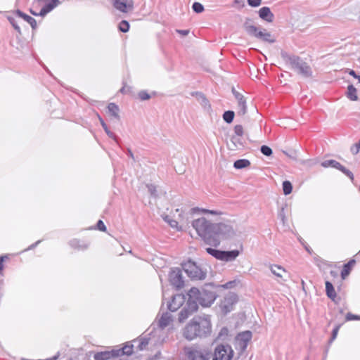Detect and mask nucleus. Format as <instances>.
<instances>
[{"label": "nucleus", "mask_w": 360, "mask_h": 360, "mask_svg": "<svg viewBox=\"0 0 360 360\" xmlns=\"http://www.w3.org/2000/svg\"><path fill=\"white\" fill-rule=\"evenodd\" d=\"M212 324L210 316H195L185 326L183 332L184 337L188 340L196 338H205L210 335Z\"/></svg>", "instance_id": "f257e3e1"}, {"label": "nucleus", "mask_w": 360, "mask_h": 360, "mask_svg": "<svg viewBox=\"0 0 360 360\" xmlns=\"http://www.w3.org/2000/svg\"><path fill=\"white\" fill-rule=\"evenodd\" d=\"M192 226L205 243L214 247L219 246L218 240L214 235L215 224L211 223L205 217H200L193 220Z\"/></svg>", "instance_id": "f03ea898"}, {"label": "nucleus", "mask_w": 360, "mask_h": 360, "mask_svg": "<svg viewBox=\"0 0 360 360\" xmlns=\"http://www.w3.org/2000/svg\"><path fill=\"white\" fill-rule=\"evenodd\" d=\"M211 284L206 285L205 288L199 290L197 288H191L187 293L189 299L193 300L198 305L202 307L210 306L216 299V294L212 290Z\"/></svg>", "instance_id": "7ed1b4c3"}, {"label": "nucleus", "mask_w": 360, "mask_h": 360, "mask_svg": "<svg viewBox=\"0 0 360 360\" xmlns=\"http://www.w3.org/2000/svg\"><path fill=\"white\" fill-rule=\"evenodd\" d=\"M283 60L291 66L298 75L304 78L311 77L313 72L310 65L303 60L300 57L295 55H289L287 52L282 51L281 53Z\"/></svg>", "instance_id": "20e7f679"}, {"label": "nucleus", "mask_w": 360, "mask_h": 360, "mask_svg": "<svg viewBox=\"0 0 360 360\" xmlns=\"http://www.w3.org/2000/svg\"><path fill=\"white\" fill-rule=\"evenodd\" d=\"M243 27L246 32L251 36H253L257 39H261L263 41L273 44L276 41L275 38L269 32L265 30L264 31H259L257 27L252 23V20L246 18L243 23Z\"/></svg>", "instance_id": "39448f33"}, {"label": "nucleus", "mask_w": 360, "mask_h": 360, "mask_svg": "<svg viewBox=\"0 0 360 360\" xmlns=\"http://www.w3.org/2000/svg\"><path fill=\"white\" fill-rule=\"evenodd\" d=\"M214 235V238L218 240L219 245L221 240L231 239L238 236L237 230L228 223L215 224Z\"/></svg>", "instance_id": "423d86ee"}, {"label": "nucleus", "mask_w": 360, "mask_h": 360, "mask_svg": "<svg viewBox=\"0 0 360 360\" xmlns=\"http://www.w3.org/2000/svg\"><path fill=\"white\" fill-rule=\"evenodd\" d=\"M182 267L187 275L193 280H203L206 277V272L191 260L184 263Z\"/></svg>", "instance_id": "0eeeda50"}, {"label": "nucleus", "mask_w": 360, "mask_h": 360, "mask_svg": "<svg viewBox=\"0 0 360 360\" xmlns=\"http://www.w3.org/2000/svg\"><path fill=\"white\" fill-rule=\"evenodd\" d=\"M233 356V350L229 345H219L214 349L212 360H231Z\"/></svg>", "instance_id": "6e6552de"}, {"label": "nucleus", "mask_w": 360, "mask_h": 360, "mask_svg": "<svg viewBox=\"0 0 360 360\" xmlns=\"http://www.w3.org/2000/svg\"><path fill=\"white\" fill-rule=\"evenodd\" d=\"M251 339L252 333L250 330L242 332L236 337L235 346L236 349L240 350V354L245 351Z\"/></svg>", "instance_id": "1a4fd4ad"}, {"label": "nucleus", "mask_w": 360, "mask_h": 360, "mask_svg": "<svg viewBox=\"0 0 360 360\" xmlns=\"http://www.w3.org/2000/svg\"><path fill=\"white\" fill-rule=\"evenodd\" d=\"M198 309V304L191 299H188L186 305L179 313L178 320L180 323H183Z\"/></svg>", "instance_id": "9d476101"}, {"label": "nucleus", "mask_w": 360, "mask_h": 360, "mask_svg": "<svg viewBox=\"0 0 360 360\" xmlns=\"http://www.w3.org/2000/svg\"><path fill=\"white\" fill-rule=\"evenodd\" d=\"M236 302L237 295L233 292H229L221 300L220 308L224 313L227 314L233 309V306Z\"/></svg>", "instance_id": "9b49d317"}, {"label": "nucleus", "mask_w": 360, "mask_h": 360, "mask_svg": "<svg viewBox=\"0 0 360 360\" xmlns=\"http://www.w3.org/2000/svg\"><path fill=\"white\" fill-rule=\"evenodd\" d=\"M169 280L171 285L176 288H181L184 286L181 271L179 268H175L170 271Z\"/></svg>", "instance_id": "f8f14e48"}, {"label": "nucleus", "mask_w": 360, "mask_h": 360, "mask_svg": "<svg viewBox=\"0 0 360 360\" xmlns=\"http://www.w3.org/2000/svg\"><path fill=\"white\" fill-rule=\"evenodd\" d=\"M212 357V352L205 349H194L188 353V358L191 360H210Z\"/></svg>", "instance_id": "ddd939ff"}, {"label": "nucleus", "mask_w": 360, "mask_h": 360, "mask_svg": "<svg viewBox=\"0 0 360 360\" xmlns=\"http://www.w3.org/2000/svg\"><path fill=\"white\" fill-rule=\"evenodd\" d=\"M113 6L122 13L131 11L134 8L133 0H113Z\"/></svg>", "instance_id": "4468645a"}, {"label": "nucleus", "mask_w": 360, "mask_h": 360, "mask_svg": "<svg viewBox=\"0 0 360 360\" xmlns=\"http://www.w3.org/2000/svg\"><path fill=\"white\" fill-rule=\"evenodd\" d=\"M185 296L182 294H176L172 296L171 302L168 304V309L171 311H176L185 302Z\"/></svg>", "instance_id": "2eb2a0df"}, {"label": "nucleus", "mask_w": 360, "mask_h": 360, "mask_svg": "<svg viewBox=\"0 0 360 360\" xmlns=\"http://www.w3.org/2000/svg\"><path fill=\"white\" fill-rule=\"evenodd\" d=\"M259 18L267 22H272L274 20V15L269 7L264 6L258 11Z\"/></svg>", "instance_id": "dca6fc26"}, {"label": "nucleus", "mask_w": 360, "mask_h": 360, "mask_svg": "<svg viewBox=\"0 0 360 360\" xmlns=\"http://www.w3.org/2000/svg\"><path fill=\"white\" fill-rule=\"evenodd\" d=\"M228 148L231 150H236L241 149L243 147V143L241 140V136L233 135L230 141L227 143Z\"/></svg>", "instance_id": "f3484780"}, {"label": "nucleus", "mask_w": 360, "mask_h": 360, "mask_svg": "<svg viewBox=\"0 0 360 360\" xmlns=\"http://www.w3.org/2000/svg\"><path fill=\"white\" fill-rule=\"evenodd\" d=\"M238 101L237 108V115L239 116H244L247 112V105L246 101L244 96L242 94H236V98Z\"/></svg>", "instance_id": "a211bd4d"}, {"label": "nucleus", "mask_w": 360, "mask_h": 360, "mask_svg": "<svg viewBox=\"0 0 360 360\" xmlns=\"http://www.w3.org/2000/svg\"><path fill=\"white\" fill-rule=\"evenodd\" d=\"M240 255V251L237 250L231 251H221V260L225 262H231L236 259Z\"/></svg>", "instance_id": "6ab92c4d"}, {"label": "nucleus", "mask_w": 360, "mask_h": 360, "mask_svg": "<svg viewBox=\"0 0 360 360\" xmlns=\"http://www.w3.org/2000/svg\"><path fill=\"white\" fill-rule=\"evenodd\" d=\"M172 321V316L169 312L162 313L158 320V326L162 329L168 326Z\"/></svg>", "instance_id": "aec40b11"}, {"label": "nucleus", "mask_w": 360, "mask_h": 360, "mask_svg": "<svg viewBox=\"0 0 360 360\" xmlns=\"http://www.w3.org/2000/svg\"><path fill=\"white\" fill-rule=\"evenodd\" d=\"M59 0H51V2L46 4L39 13L40 16H45L48 13L51 11L54 8L60 4Z\"/></svg>", "instance_id": "412c9836"}, {"label": "nucleus", "mask_w": 360, "mask_h": 360, "mask_svg": "<svg viewBox=\"0 0 360 360\" xmlns=\"http://www.w3.org/2000/svg\"><path fill=\"white\" fill-rule=\"evenodd\" d=\"M196 98L205 110L207 111L210 110L211 105L203 94L196 93Z\"/></svg>", "instance_id": "4be33fe9"}, {"label": "nucleus", "mask_w": 360, "mask_h": 360, "mask_svg": "<svg viewBox=\"0 0 360 360\" xmlns=\"http://www.w3.org/2000/svg\"><path fill=\"white\" fill-rule=\"evenodd\" d=\"M115 354V350H112V352L105 351L97 352L94 354V359L95 360H107L109 359L111 356H116Z\"/></svg>", "instance_id": "5701e85b"}, {"label": "nucleus", "mask_w": 360, "mask_h": 360, "mask_svg": "<svg viewBox=\"0 0 360 360\" xmlns=\"http://www.w3.org/2000/svg\"><path fill=\"white\" fill-rule=\"evenodd\" d=\"M15 13L19 17L27 21L31 25L32 29H35L37 27V22L34 18L28 15H26L20 10H17Z\"/></svg>", "instance_id": "b1692460"}, {"label": "nucleus", "mask_w": 360, "mask_h": 360, "mask_svg": "<svg viewBox=\"0 0 360 360\" xmlns=\"http://www.w3.org/2000/svg\"><path fill=\"white\" fill-rule=\"evenodd\" d=\"M108 110L109 113L112 116H113L115 119H117V120H120V117L119 115L120 108H119L118 105H117L115 103H109L108 105Z\"/></svg>", "instance_id": "393cba45"}, {"label": "nucleus", "mask_w": 360, "mask_h": 360, "mask_svg": "<svg viewBox=\"0 0 360 360\" xmlns=\"http://www.w3.org/2000/svg\"><path fill=\"white\" fill-rule=\"evenodd\" d=\"M333 168H335L342 172H343L345 175H347L352 181L354 180V175L352 172H350L349 169H346L344 166H342L340 162L338 161H335L333 165Z\"/></svg>", "instance_id": "a878e982"}, {"label": "nucleus", "mask_w": 360, "mask_h": 360, "mask_svg": "<svg viewBox=\"0 0 360 360\" xmlns=\"http://www.w3.org/2000/svg\"><path fill=\"white\" fill-rule=\"evenodd\" d=\"M354 264L355 261L352 259L344 265L343 269L341 272V277L342 279H345V278L349 274L351 268Z\"/></svg>", "instance_id": "bb28decb"}, {"label": "nucleus", "mask_w": 360, "mask_h": 360, "mask_svg": "<svg viewBox=\"0 0 360 360\" xmlns=\"http://www.w3.org/2000/svg\"><path fill=\"white\" fill-rule=\"evenodd\" d=\"M179 217L181 218L180 221H177L174 219H169L168 217H166L165 221H167L172 228H176L178 230H180L182 229V226L184 224V221L181 214H179Z\"/></svg>", "instance_id": "cd10ccee"}, {"label": "nucleus", "mask_w": 360, "mask_h": 360, "mask_svg": "<svg viewBox=\"0 0 360 360\" xmlns=\"http://www.w3.org/2000/svg\"><path fill=\"white\" fill-rule=\"evenodd\" d=\"M356 91V89L352 84L349 85L347 87V97L351 101H356L358 99Z\"/></svg>", "instance_id": "c85d7f7f"}, {"label": "nucleus", "mask_w": 360, "mask_h": 360, "mask_svg": "<svg viewBox=\"0 0 360 360\" xmlns=\"http://www.w3.org/2000/svg\"><path fill=\"white\" fill-rule=\"evenodd\" d=\"M133 353V345H126L121 349L115 350V356H118L122 354L130 355Z\"/></svg>", "instance_id": "c756f323"}, {"label": "nucleus", "mask_w": 360, "mask_h": 360, "mask_svg": "<svg viewBox=\"0 0 360 360\" xmlns=\"http://www.w3.org/2000/svg\"><path fill=\"white\" fill-rule=\"evenodd\" d=\"M326 290L328 297L332 300H334L336 296V293L333 284L329 281L326 282Z\"/></svg>", "instance_id": "7c9ffc66"}, {"label": "nucleus", "mask_w": 360, "mask_h": 360, "mask_svg": "<svg viewBox=\"0 0 360 360\" xmlns=\"http://www.w3.org/2000/svg\"><path fill=\"white\" fill-rule=\"evenodd\" d=\"M250 162L246 159H240L234 162L233 166L236 169H243L249 167Z\"/></svg>", "instance_id": "2f4dec72"}, {"label": "nucleus", "mask_w": 360, "mask_h": 360, "mask_svg": "<svg viewBox=\"0 0 360 360\" xmlns=\"http://www.w3.org/2000/svg\"><path fill=\"white\" fill-rule=\"evenodd\" d=\"M271 271L272 274L280 278H283V274H286L285 270L280 266H271Z\"/></svg>", "instance_id": "473e14b6"}, {"label": "nucleus", "mask_w": 360, "mask_h": 360, "mask_svg": "<svg viewBox=\"0 0 360 360\" xmlns=\"http://www.w3.org/2000/svg\"><path fill=\"white\" fill-rule=\"evenodd\" d=\"M98 118H99L101 124L102 125L103 129L105 130V131L106 132L108 136L109 137L113 139L115 141L117 142V137L116 136V135L113 132L110 131L108 129V126L106 125V124L104 122V121L103 120V119L100 116H98Z\"/></svg>", "instance_id": "72a5a7b5"}, {"label": "nucleus", "mask_w": 360, "mask_h": 360, "mask_svg": "<svg viewBox=\"0 0 360 360\" xmlns=\"http://www.w3.org/2000/svg\"><path fill=\"white\" fill-rule=\"evenodd\" d=\"M206 251L207 253L214 257L216 259L221 260V251L219 250H215L211 248H206Z\"/></svg>", "instance_id": "f704fd0d"}, {"label": "nucleus", "mask_w": 360, "mask_h": 360, "mask_svg": "<svg viewBox=\"0 0 360 360\" xmlns=\"http://www.w3.org/2000/svg\"><path fill=\"white\" fill-rule=\"evenodd\" d=\"M235 113L232 110L226 111L223 115L224 120L227 123L232 122L234 118Z\"/></svg>", "instance_id": "c9c22d12"}, {"label": "nucleus", "mask_w": 360, "mask_h": 360, "mask_svg": "<svg viewBox=\"0 0 360 360\" xmlns=\"http://www.w3.org/2000/svg\"><path fill=\"white\" fill-rule=\"evenodd\" d=\"M292 190V184L289 181H285L283 183V191L285 195H289Z\"/></svg>", "instance_id": "e433bc0d"}, {"label": "nucleus", "mask_w": 360, "mask_h": 360, "mask_svg": "<svg viewBox=\"0 0 360 360\" xmlns=\"http://www.w3.org/2000/svg\"><path fill=\"white\" fill-rule=\"evenodd\" d=\"M70 245L75 248V249H81V250H84V249H86L87 248V245H85V244H81L80 243V241L78 240H76V239H74L70 241Z\"/></svg>", "instance_id": "4c0bfd02"}, {"label": "nucleus", "mask_w": 360, "mask_h": 360, "mask_svg": "<svg viewBox=\"0 0 360 360\" xmlns=\"http://www.w3.org/2000/svg\"><path fill=\"white\" fill-rule=\"evenodd\" d=\"M129 24L127 20H122L119 24V30L122 32H128Z\"/></svg>", "instance_id": "58836bf2"}, {"label": "nucleus", "mask_w": 360, "mask_h": 360, "mask_svg": "<svg viewBox=\"0 0 360 360\" xmlns=\"http://www.w3.org/2000/svg\"><path fill=\"white\" fill-rule=\"evenodd\" d=\"M198 211H200V212H202L203 213H210L212 214H219L217 211L209 210H205V209L200 210L198 207H194V208L191 209L190 210V212H191V214H194V213H195L196 212H198Z\"/></svg>", "instance_id": "ea45409f"}, {"label": "nucleus", "mask_w": 360, "mask_h": 360, "mask_svg": "<svg viewBox=\"0 0 360 360\" xmlns=\"http://www.w3.org/2000/svg\"><path fill=\"white\" fill-rule=\"evenodd\" d=\"M192 8L197 13H200L204 11V6L199 2L193 3Z\"/></svg>", "instance_id": "a19ab883"}, {"label": "nucleus", "mask_w": 360, "mask_h": 360, "mask_svg": "<svg viewBox=\"0 0 360 360\" xmlns=\"http://www.w3.org/2000/svg\"><path fill=\"white\" fill-rule=\"evenodd\" d=\"M260 150H261V153L266 156H270L273 153L272 149L265 145H264L261 147Z\"/></svg>", "instance_id": "79ce46f5"}, {"label": "nucleus", "mask_w": 360, "mask_h": 360, "mask_svg": "<svg viewBox=\"0 0 360 360\" xmlns=\"http://www.w3.org/2000/svg\"><path fill=\"white\" fill-rule=\"evenodd\" d=\"M235 135L242 136L243 135V127L240 124L236 125L234 127Z\"/></svg>", "instance_id": "37998d69"}, {"label": "nucleus", "mask_w": 360, "mask_h": 360, "mask_svg": "<svg viewBox=\"0 0 360 360\" xmlns=\"http://www.w3.org/2000/svg\"><path fill=\"white\" fill-rule=\"evenodd\" d=\"M148 345V340L147 338H141L140 340V342L139 345V348L140 350L144 349L146 346Z\"/></svg>", "instance_id": "c03bdc74"}, {"label": "nucleus", "mask_w": 360, "mask_h": 360, "mask_svg": "<svg viewBox=\"0 0 360 360\" xmlns=\"http://www.w3.org/2000/svg\"><path fill=\"white\" fill-rule=\"evenodd\" d=\"M340 328V325H338L335 326V328L333 329L332 333V336L329 340V343L330 344L337 337L339 329Z\"/></svg>", "instance_id": "a18cd8bd"}, {"label": "nucleus", "mask_w": 360, "mask_h": 360, "mask_svg": "<svg viewBox=\"0 0 360 360\" xmlns=\"http://www.w3.org/2000/svg\"><path fill=\"white\" fill-rule=\"evenodd\" d=\"M139 97L141 101H146L150 99V96L146 91H141Z\"/></svg>", "instance_id": "49530a36"}, {"label": "nucleus", "mask_w": 360, "mask_h": 360, "mask_svg": "<svg viewBox=\"0 0 360 360\" xmlns=\"http://www.w3.org/2000/svg\"><path fill=\"white\" fill-rule=\"evenodd\" d=\"M248 4L251 7H258L262 4V0H247Z\"/></svg>", "instance_id": "de8ad7c7"}, {"label": "nucleus", "mask_w": 360, "mask_h": 360, "mask_svg": "<svg viewBox=\"0 0 360 360\" xmlns=\"http://www.w3.org/2000/svg\"><path fill=\"white\" fill-rule=\"evenodd\" d=\"M350 150L353 154H354V155L357 154L360 150V140L359 141L358 143H356V144L352 146L351 147Z\"/></svg>", "instance_id": "09e8293b"}, {"label": "nucleus", "mask_w": 360, "mask_h": 360, "mask_svg": "<svg viewBox=\"0 0 360 360\" xmlns=\"http://www.w3.org/2000/svg\"><path fill=\"white\" fill-rule=\"evenodd\" d=\"M8 20H9V22H11V24L13 25V27H14V29L15 30H17L19 33H20V27L16 24V22L15 20V19L12 17H8Z\"/></svg>", "instance_id": "8fccbe9b"}, {"label": "nucleus", "mask_w": 360, "mask_h": 360, "mask_svg": "<svg viewBox=\"0 0 360 360\" xmlns=\"http://www.w3.org/2000/svg\"><path fill=\"white\" fill-rule=\"evenodd\" d=\"M335 161V160H325L321 162V166L323 167H333Z\"/></svg>", "instance_id": "3c124183"}, {"label": "nucleus", "mask_w": 360, "mask_h": 360, "mask_svg": "<svg viewBox=\"0 0 360 360\" xmlns=\"http://www.w3.org/2000/svg\"><path fill=\"white\" fill-rule=\"evenodd\" d=\"M352 320H360V316L357 315L352 314L351 313H347L346 315V321H352Z\"/></svg>", "instance_id": "603ef678"}, {"label": "nucleus", "mask_w": 360, "mask_h": 360, "mask_svg": "<svg viewBox=\"0 0 360 360\" xmlns=\"http://www.w3.org/2000/svg\"><path fill=\"white\" fill-rule=\"evenodd\" d=\"M147 187H148V191L150 192L151 195L155 198L157 196V194H156L157 191H156L155 186L153 185H148Z\"/></svg>", "instance_id": "864d4df0"}, {"label": "nucleus", "mask_w": 360, "mask_h": 360, "mask_svg": "<svg viewBox=\"0 0 360 360\" xmlns=\"http://www.w3.org/2000/svg\"><path fill=\"white\" fill-rule=\"evenodd\" d=\"M278 217L281 219L283 224L285 226V224H286V217L285 216L284 209L283 208H282L281 211L279 212Z\"/></svg>", "instance_id": "5fc2aeb1"}, {"label": "nucleus", "mask_w": 360, "mask_h": 360, "mask_svg": "<svg viewBox=\"0 0 360 360\" xmlns=\"http://www.w3.org/2000/svg\"><path fill=\"white\" fill-rule=\"evenodd\" d=\"M97 228L98 230L101 231H105L106 230V227L104 224V223L103 222L102 220H98V222H97Z\"/></svg>", "instance_id": "6e6d98bb"}, {"label": "nucleus", "mask_w": 360, "mask_h": 360, "mask_svg": "<svg viewBox=\"0 0 360 360\" xmlns=\"http://www.w3.org/2000/svg\"><path fill=\"white\" fill-rule=\"evenodd\" d=\"M238 5L240 8H243L245 6V2L243 0H234L233 6Z\"/></svg>", "instance_id": "4d7b16f0"}, {"label": "nucleus", "mask_w": 360, "mask_h": 360, "mask_svg": "<svg viewBox=\"0 0 360 360\" xmlns=\"http://www.w3.org/2000/svg\"><path fill=\"white\" fill-rule=\"evenodd\" d=\"M227 333H228V329H227L226 328H223L221 330L220 333H219V336H220V337H221V336H222V335H227Z\"/></svg>", "instance_id": "13d9d810"}, {"label": "nucleus", "mask_w": 360, "mask_h": 360, "mask_svg": "<svg viewBox=\"0 0 360 360\" xmlns=\"http://www.w3.org/2000/svg\"><path fill=\"white\" fill-rule=\"evenodd\" d=\"M4 258H7V257L6 256H5V257L3 256V257H0V273L3 270V267H4L3 266V262L4 260Z\"/></svg>", "instance_id": "bf43d9fd"}, {"label": "nucleus", "mask_w": 360, "mask_h": 360, "mask_svg": "<svg viewBox=\"0 0 360 360\" xmlns=\"http://www.w3.org/2000/svg\"><path fill=\"white\" fill-rule=\"evenodd\" d=\"M177 32H178L179 34H182L183 36H186V35L188 34L189 30H177Z\"/></svg>", "instance_id": "052dcab7"}, {"label": "nucleus", "mask_w": 360, "mask_h": 360, "mask_svg": "<svg viewBox=\"0 0 360 360\" xmlns=\"http://www.w3.org/2000/svg\"><path fill=\"white\" fill-rule=\"evenodd\" d=\"M233 282H228L226 284L223 285L222 287L224 288H230L233 286Z\"/></svg>", "instance_id": "680f3d73"}, {"label": "nucleus", "mask_w": 360, "mask_h": 360, "mask_svg": "<svg viewBox=\"0 0 360 360\" xmlns=\"http://www.w3.org/2000/svg\"><path fill=\"white\" fill-rule=\"evenodd\" d=\"M127 154L128 155L134 160V154L132 153V151L131 150V149L128 148L127 149Z\"/></svg>", "instance_id": "e2e57ef3"}, {"label": "nucleus", "mask_w": 360, "mask_h": 360, "mask_svg": "<svg viewBox=\"0 0 360 360\" xmlns=\"http://www.w3.org/2000/svg\"><path fill=\"white\" fill-rule=\"evenodd\" d=\"M349 74L350 75L353 76L354 78L357 77V75H356V72H355L354 70H350L349 71Z\"/></svg>", "instance_id": "0e129e2a"}, {"label": "nucleus", "mask_w": 360, "mask_h": 360, "mask_svg": "<svg viewBox=\"0 0 360 360\" xmlns=\"http://www.w3.org/2000/svg\"><path fill=\"white\" fill-rule=\"evenodd\" d=\"M232 93L234 95L235 98H236V94H240L239 92H238L233 87L232 88Z\"/></svg>", "instance_id": "69168bd1"}, {"label": "nucleus", "mask_w": 360, "mask_h": 360, "mask_svg": "<svg viewBox=\"0 0 360 360\" xmlns=\"http://www.w3.org/2000/svg\"><path fill=\"white\" fill-rule=\"evenodd\" d=\"M41 242V240H38L34 244H32L28 249H32V248H34V247H36L39 243Z\"/></svg>", "instance_id": "338daca9"}, {"label": "nucleus", "mask_w": 360, "mask_h": 360, "mask_svg": "<svg viewBox=\"0 0 360 360\" xmlns=\"http://www.w3.org/2000/svg\"><path fill=\"white\" fill-rule=\"evenodd\" d=\"M120 91L122 93H125L126 92V87L125 86H123L121 89H120Z\"/></svg>", "instance_id": "774afa93"}]
</instances>
